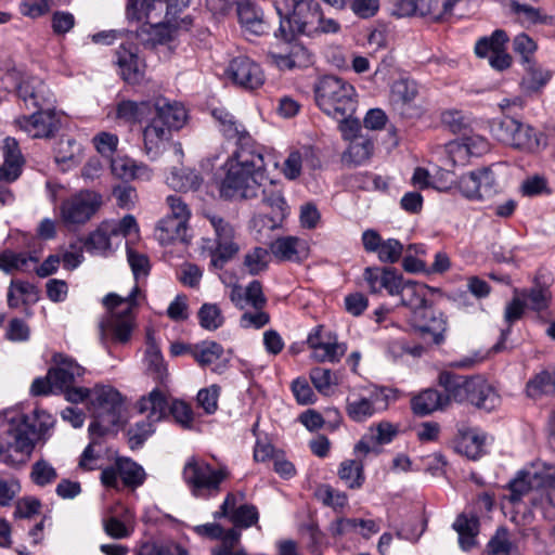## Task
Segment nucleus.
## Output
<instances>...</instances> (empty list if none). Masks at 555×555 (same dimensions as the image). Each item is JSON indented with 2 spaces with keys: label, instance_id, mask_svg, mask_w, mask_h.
<instances>
[{
  "label": "nucleus",
  "instance_id": "8",
  "mask_svg": "<svg viewBox=\"0 0 555 555\" xmlns=\"http://www.w3.org/2000/svg\"><path fill=\"white\" fill-rule=\"evenodd\" d=\"M168 0H128L127 15L129 18L141 20L146 17L149 22L144 23L137 30V39L145 48H154L157 44H164L171 40L173 29L170 25L159 21L153 22L152 13L168 8Z\"/></svg>",
  "mask_w": 555,
  "mask_h": 555
},
{
  "label": "nucleus",
  "instance_id": "41",
  "mask_svg": "<svg viewBox=\"0 0 555 555\" xmlns=\"http://www.w3.org/2000/svg\"><path fill=\"white\" fill-rule=\"evenodd\" d=\"M525 72L520 87L526 93L540 91L552 78L551 70L531 61L525 63Z\"/></svg>",
  "mask_w": 555,
  "mask_h": 555
},
{
  "label": "nucleus",
  "instance_id": "55",
  "mask_svg": "<svg viewBox=\"0 0 555 555\" xmlns=\"http://www.w3.org/2000/svg\"><path fill=\"white\" fill-rule=\"evenodd\" d=\"M57 478V472L53 465L44 459L36 461L30 470V480L39 487L53 483Z\"/></svg>",
  "mask_w": 555,
  "mask_h": 555
},
{
  "label": "nucleus",
  "instance_id": "43",
  "mask_svg": "<svg viewBox=\"0 0 555 555\" xmlns=\"http://www.w3.org/2000/svg\"><path fill=\"white\" fill-rule=\"evenodd\" d=\"M509 7L512 12L525 24L555 25V16L544 14L540 9L522 3L520 0H512Z\"/></svg>",
  "mask_w": 555,
  "mask_h": 555
},
{
  "label": "nucleus",
  "instance_id": "61",
  "mask_svg": "<svg viewBox=\"0 0 555 555\" xmlns=\"http://www.w3.org/2000/svg\"><path fill=\"white\" fill-rule=\"evenodd\" d=\"M137 555H190L189 551L178 543L144 544Z\"/></svg>",
  "mask_w": 555,
  "mask_h": 555
},
{
  "label": "nucleus",
  "instance_id": "21",
  "mask_svg": "<svg viewBox=\"0 0 555 555\" xmlns=\"http://www.w3.org/2000/svg\"><path fill=\"white\" fill-rule=\"evenodd\" d=\"M494 173L489 168H481L463 175L459 180V190L468 199H486L496 193Z\"/></svg>",
  "mask_w": 555,
  "mask_h": 555
},
{
  "label": "nucleus",
  "instance_id": "49",
  "mask_svg": "<svg viewBox=\"0 0 555 555\" xmlns=\"http://www.w3.org/2000/svg\"><path fill=\"white\" fill-rule=\"evenodd\" d=\"M38 262V257L34 255H26L24 253L15 254L12 251H4L0 254V269L5 272H11L12 270L20 271H36V266Z\"/></svg>",
  "mask_w": 555,
  "mask_h": 555
},
{
  "label": "nucleus",
  "instance_id": "6",
  "mask_svg": "<svg viewBox=\"0 0 555 555\" xmlns=\"http://www.w3.org/2000/svg\"><path fill=\"white\" fill-rule=\"evenodd\" d=\"M138 411L146 414L147 422L137 423L134 438L145 440L154 433V424L162 421L169 411L175 421L184 427L193 421L192 409L183 401L175 400L171 404L164 392L158 388L153 389L147 396L142 397L137 403Z\"/></svg>",
  "mask_w": 555,
  "mask_h": 555
},
{
  "label": "nucleus",
  "instance_id": "7",
  "mask_svg": "<svg viewBox=\"0 0 555 555\" xmlns=\"http://www.w3.org/2000/svg\"><path fill=\"white\" fill-rule=\"evenodd\" d=\"M315 103L331 117L353 114L356 111V90L352 85L337 76L327 75L319 79L314 87Z\"/></svg>",
  "mask_w": 555,
  "mask_h": 555
},
{
  "label": "nucleus",
  "instance_id": "35",
  "mask_svg": "<svg viewBox=\"0 0 555 555\" xmlns=\"http://www.w3.org/2000/svg\"><path fill=\"white\" fill-rule=\"evenodd\" d=\"M188 223L165 217L158 222L155 235L162 245H169L176 242L186 244L190 237Z\"/></svg>",
  "mask_w": 555,
  "mask_h": 555
},
{
  "label": "nucleus",
  "instance_id": "29",
  "mask_svg": "<svg viewBox=\"0 0 555 555\" xmlns=\"http://www.w3.org/2000/svg\"><path fill=\"white\" fill-rule=\"evenodd\" d=\"M144 365L147 373L156 380L163 383L167 376V369L155 336V331L146 328Z\"/></svg>",
  "mask_w": 555,
  "mask_h": 555
},
{
  "label": "nucleus",
  "instance_id": "46",
  "mask_svg": "<svg viewBox=\"0 0 555 555\" xmlns=\"http://www.w3.org/2000/svg\"><path fill=\"white\" fill-rule=\"evenodd\" d=\"M151 111L149 102H134L131 100H121L116 105V118L128 124L140 122Z\"/></svg>",
  "mask_w": 555,
  "mask_h": 555
},
{
  "label": "nucleus",
  "instance_id": "23",
  "mask_svg": "<svg viewBox=\"0 0 555 555\" xmlns=\"http://www.w3.org/2000/svg\"><path fill=\"white\" fill-rule=\"evenodd\" d=\"M371 293L386 291L390 296H397L403 276L392 268H366L364 271Z\"/></svg>",
  "mask_w": 555,
  "mask_h": 555
},
{
  "label": "nucleus",
  "instance_id": "58",
  "mask_svg": "<svg viewBox=\"0 0 555 555\" xmlns=\"http://www.w3.org/2000/svg\"><path fill=\"white\" fill-rule=\"evenodd\" d=\"M227 120L220 126V131L225 138L236 141V149H242L245 139L253 140L243 125L238 124L231 114H224Z\"/></svg>",
  "mask_w": 555,
  "mask_h": 555
},
{
  "label": "nucleus",
  "instance_id": "27",
  "mask_svg": "<svg viewBox=\"0 0 555 555\" xmlns=\"http://www.w3.org/2000/svg\"><path fill=\"white\" fill-rule=\"evenodd\" d=\"M224 354L223 347L214 340H204L193 345L192 357L199 366L205 367L216 364L212 369L216 373H223L228 367V360H222Z\"/></svg>",
  "mask_w": 555,
  "mask_h": 555
},
{
  "label": "nucleus",
  "instance_id": "36",
  "mask_svg": "<svg viewBox=\"0 0 555 555\" xmlns=\"http://www.w3.org/2000/svg\"><path fill=\"white\" fill-rule=\"evenodd\" d=\"M448 405V399L438 390L428 388L411 400V406L417 415H428L437 410H442Z\"/></svg>",
  "mask_w": 555,
  "mask_h": 555
},
{
  "label": "nucleus",
  "instance_id": "20",
  "mask_svg": "<svg viewBox=\"0 0 555 555\" xmlns=\"http://www.w3.org/2000/svg\"><path fill=\"white\" fill-rule=\"evenodd\" d=\"M29 116H22L15 120L18 128L33 139H47L59 129V119L53 106L34 109Z\"/></svg>",
  "mask_w": 555,
  "mask_h": 555
},
{
  "label": "nucleus",
  "instance_id": "42",
  "mask_svg": "<svg viewBox=\"0 0 555 555\" xmlns=\"http://www.w3.org/2000/svg\"><path fill=\"white\" fill-rule=\"evenodd\" d=\"M534 479L540 480L539 486H541L542 490L540 493L532 494V504L541 508H555V472L534 473Z\"/></svg>",
  "mask_w": 555,
  "mask_h": 555
},
{
  "label": "nucleus",
  "instance_id": "47",
  "mask_svg": "<svg viewBox=\"0 0 555 555\" xmlns=\"http://www.w3.org/2000/svg\"><path fill=\"white\" fill-rule=\"evenodd\" d=\"M426 320L417 327L423 336L429 335L435 345H440L444 340L447 331V320L441 312H426Z\"/></svg>",
  "mask_w": 555,
  "mask_h": 555
},
{
  "label": "nucleus",
  "instance_id": "28",
  "mask_svg": "<svg viewBox=\"0 0 555 555\" xmlns=\"http://www.w3.org/2000/svg\"><path fill=\"white\" fill-rule=\"evenodd\" d=\"M118 246L112 225L105 224V222H102L83 242V248L87 253L103 257L109 256Z\"/></svg>",
  "mask_w": 555,
  "mask_h": 555
},
{
  "label": "nucleus",
  "instance_id": "24",
  "mask_svg": "<svg viewBox=\"0 0 555 555\" xmlns=\"http://www.w3.org/2000/svg\"><path fill=\"white\" fill-rule=\"evenodd\" d=\"M468 403L474 406L492 411L501 403V398L494 387L481 376H472L469 383Z\"/></svg>",
  "mask_w": 555,
  "mask_h": 555
},
{
  "label": "nucleus",
  "instance_id": "40",
  "mask_svg": "<svg viewBox=\"0 0 555 555\" xmlns=\"http://www.w3.org/2000/svg\"><path fill=\"white\" fill-rule=\"evenodd\" d=\"M527 308L537 312L539 315L545 313L552 301V293L546 285L535 283L528 289L520 293Z\"/></svg>",
  "mask_w": 555,
  "mask_h": 555
},
{
  "label": "nucleus",
  "instance_id": "51",
  "mask_svg": "<svg viewBox=\"0 0 555 555\" xmlns=\"http://www.w3.org/2000/svg\"><path fill=\"white\" fill-rule=\"evenodd\" d=\"M116 465L125 486L137 488L144 482V469L132 460L119 457L116 460Z\"/></svg>",
  "mask_w": 555,
  "mask_h": 555
},
{
  "label": "nucleus",
  "instance_id": "30",
  "mask_svg": "<svg viewBox=\"0 0 555 555\" xmlns=\"http://www.w3.org/2000/svg\"><path fill=\"white\" fill-rule=\"evenodd\" d=\"M116 64L126 82L138 85L142 81L144 77V65L133 50L120 46L116 51Z\"/></svg>",
  "mask_w": 555,
  "mask_h": 555
},
{
  "label": "nucleus",
  "instance_id": "64",
  "mask_svg": "<svg viewBox=\"0 0 555 555\" xmlns=\"http://www.w3.org/2000/svg\"><path fill=\"white\" fill-rule=\"evenodd\" d=\"M487 547L489 555H508L512 544L508 540L507 529L503 527L499 528L495 534L490 539Z\"/></svg>",
  "mask_w": 555,
  "mask_h": 555
},
{
  "label": "nucleus",
  "instance_id": "63",
  "mask_svg": "<svg viewBox=\"0 0 555 555\" xmlns=\"http://www.w3.org/2000/svg\"><path fill=\"white\" fill-rule=\"evenodd\" d=\"M370 440L375 444L389 443L398 434V427L389 422H380L370 427Z\"/></svg>",
  "mask_w": 555,
  "mask_h": 555
},
{
  "label": "nucleus",
  "instance_id": "44",
  "mask_svg": "<svg viewBox=\"0 0 555 555\" xmlns=\"http://www.w3.org/2000/svg\"><path fill=\"white\" fill-rule=\"evenodd\" d=\"M453 528L459 534V543L462 550L468 551L476 544V535L479 530L477 517L460 515L454 521Z\"/></svg>",
  "mask_w": 555,
  "mask_h": 555
},
{
  "label": "nucleus",
  "instance_id": "10",
  "mask_svg": "<svg viewBox=\"0 0 555 555\" xmlns=\"http://www.w3.org/2000/svg\"><path fill=\"white\" fill-rule=\"evenodd\" d=\"M182 476L194 496L208 498L220 491L229 472L227 467L215 469L204 460L192 456L185 462Z\"/></svg>",
  "mask_w": 555,
  "mask_h": 555
},
{
  "label": "nucleus",
  "instance_id": "31",
  "mask_svg": "<svg viewBox=\"0 0 555 555\" xmlns=\"http://www.w3.org/2000/svg\"><path fill=\"white\" fill-rule=\"evenodd\" d=\"M272 255L282 261L299 262L308 255V246L305 241L296 236L276 238L270 245Z\"/></svg>",
  "mask_w": 555,
  "mask_h": 555
},
{
  "label": "nucleus",
  "instance_id": "59",
  "mask_svg": "<svg viewBox=\"0 0 555 555\" xmlns=\"http://www.w3.org/2000/svg\"><path fill=\"white\" fill-rule=\"evenodd\" d=\"M227 120L220 126V131L225 138L236 141V149H242L245 139L253 140L243 125L238 124L231 114H224Z\"/></svg>",
  "mask_w": 555,
  "mask_h": 555
},
{
  "label": "nucleus",
  "instance_id": "45",
  "mask_svg": "<svg viewBox=\"0 0 555 555\" xmlns=\"http://www.w3.org/2000/svg\"><path fill=\"white\" fill-rule=\"evenodd\" d=\"M167 184L182 192L197 190L202 183L199 175L190 168H175L166 179Z\"/></svg>",
  "mask_w": 555,
  "mask_h": 555
},
{
  "label": "nucleus",
  "instance_id": "26",
  "mask_svg": "<svg viewBox=\"0 0 555 555\" xmlns=\"http://www.w3.org/2000/svg\"><path fill=\"white\" fill-rule=\"evenodd\" d=\"M216 516L229 517L233 525L238 528H249L256 525L259 519V513L256 506L243 504L235 507V498L233 494L227 495L220 507V512H218Z\"/></svg>",
  "mask_w": 555,
  "mask_h": 555
},
{
  "label": "nucleus",
  "instance_id": "12",
  "mask_svg": "<svg viewBox=\"0 0 555 555\" xmlns=\"http://www.w3.org/2000/svg\"><path fill=\"white\" fill-rule=\"evenodd\" d=\"M55 366L49 370V378L53 380L55 390L64 392L68 401L78 403L86 400L89 389L85 387H73L77 377L85 374V369L73 358L63 353L53 356Z\"/></svg>",
  "mask_w": 555,
  "mask_h": 555
},
{
  "label": "nucleus",
  "instance_id": "14",
  "mask_svg": "<svg viewBox=\"0 0 555 555\" xmlns=\"http://www.w3.org/2000/svg\"><path fill=\"white\" fill-rule=\"evenodd\" d=\"M7 78L14 81L16 94L25 108L41 109L54 105V94L41 78L16 72L9 73Z\"/></svg>",
  "mask_w": 555,
  "mask_h": 555
},
{
  "label": "nucleus",
  "instance_id": "33",
  "mask_svg": "<svg viewBox=\"0 0 555 555\" xmlns=\"http://www.w3.org/2000/svg\"><path fill=\"white\" fill-rule=\"evenodd\" d=\"M487 438L478 428L461 430L456 440V451L468 459L477 460L486 453Z\"/></svg>",
  "mask_w": 555,
  "mask_h": 555
},
{
  "label": "nucleus",
  "instance_id": "19",
  "mask_svg": "<svg viewBox=\"0 0 555 555\" xmlns=\"http://www.w3.org/2000/svg\"><path fill=\"white\" fill-rule=\"evenodd\" d=\"M311 357L317 362H338L347 351L345 344L338 343L336 335L325 331L323 326H317L307 338Z\"/></svg>",
  "mask_w": 555,
  "mask_h": 555
},
{
  "label": "nucleus",
  "instance_id": "5",
  "mask_svg": "<svg viewBox=\"0 0 555 555\" xmlns=\"http://www.w3.org/2000/svg\"><path fill=\"white\" fill-rule=\"evenodd\" d=\"M274 9L280 18L275 37L291 40L296 35L312 36L317 34L321 21L320 4L313 0H279Z\"/></svg>",
  "mask_w": 555,
  "mask_h": 555
},
{
  "label": "nucleus",
  "instance_id": "56",
  "mask_svg": "<svg viewBox=\"0 0 555 555\" xmlns=\"http://www.w3.org/2000/svg\"><path fill=\"white\" fill-rule=\"evenodd\" d=\"M270 255L266 248L254 247L244 256V267L251 275H257L267 270Z\"/></svg>",
  "mask_w": 555,
  "mask_h": 555
},
{
  "label": "nucleus",
  "instance_id": "52",
  "mask_svg": "<svg viewBox=\"0 0 555 555\" xmlns=\"http://www.w3.org/2000/svg\"><path fill=\"white\" fill-rule=\"evenodd\" d=\"M338 476L351 489H358L364 482L363 466L354 460L341 462Z\"/></svg>",
  "mask_w": 555,
  "mask_h": 555
},
{
  "label": "nucleus",
  "instance_id": "48",
  "mask_svg": "<svg viewBox=\"0 0 555 555\" xmlns=\"http://www.w3.org/2000/svg\"><path fill=\"white\" fill-rule=\"evenodd\" d=\"M525 302L519 297H514L505 307L504 320L508 326L501 331L500 340L492 347L493 352H500L505 349V341L511 333V325L519 320L525 311Z\"/></svg>",
  "mask_w": 555,
  "mask_h": 555
},
{
  "label": "nucleus",
  "instance_id": "16",
  "mask_svg": "<svg viewBox=\"0 0 555 555\" xmlns=\"http://www.w3.org/2000/svg\"><path fill=\"white\" fill-rule=\"evenodd\" d=\"M261 201L271 208V215L259 214L251 219L253 229L262 235L266 231H272L281 227L283 220L288 214V206L282 194L279 184H270L263 190Z\"/></svg>",
  "mask_w": 555,
  "mask_h": 555
},
{
  "label": "nucleus",
  "instance_id": "11",
  "mask_svg": "<svg viewBox=\"0 0 555 555\" xmlns=\"http://www.w3.org/2000/svg\"><path fill=\"white\" fill-rule=\"evenodd\" d=\"M491 131L498 141L522 152H537L542 144L541 132L511 117L494 121Z\"/></svg>",
  "mask_w": 555,
  "mask_h": 555
},
{
  "label": "nucleus",
  "instance_id": "4",
  "mask_svg": "<svg viewBox=\"0 0 555 555\" xmlns=\"http://www.w3.org/2000/svg\"><path fill=\"white\" fill-rule=\"evenodd\" d=\"M140 295L141 291L134 284L131 292L125 297L111 293L103 298L108 315L99 325L102 341H105L108 336L118 344H126L130 340L135 325L133 310L138 306Z\"/></svg>",
  "mask_w": 555,
  "mask_h": 555
},
{
  "label": "nucleus",
  "instance_id": "17",
  "mask_svg": "<svg viewBox=\"0 0 555 555\" xmlns=\"http://www.w3.org/2000/svg\"><path fill=\"white\" fill-rule=\"evenodd\" d=\"M508 36L503 29H495L490 36L480 37L475 43L478 57H488L489 64L496 70H504L512 64V57L506 52Z\"/></svg>",
  "mask_w": 555,
  "mask_h": 555
},
{
  "label": "nucleus",
  "instance_id": "9",
  "mask_svg": "<svg viewBox=\"0 0 555 555\" xmlns=\"http://www.w3.org/2000/svg\"><path fill=\"white\" fill-rule=\"evenodd\" d=\"M86 399L90 401L93 422L89 425L90 436H104L121 418L124 403L120 393L111 386H95L89 389Z\"/></svg>",
  "mask_w": 555,
  "mask_h": 555
},
{
  "label": "nucleus",
  "instance_id": "34",
  "mask_svg": "<svg viewBox=\"0 0 555 555\" xmlns=\"http://www.w3.org/2000/svg\"><path fill=\"white\" fill-rule=\"evenodd\" d=\"M438 383L447 392L444 398L448 399V403L450 401H455L457 403H468V392H470V377L456 375L444 371L439 374Z\"/></svg>",
  "mask_w": 555,
  "mask_h": 555
},
{
  "label": "nucleus",
  "instance_id": "32",
  "mask_svg": "<svg viewBox=\"0 0 555 555\" xmlns=\"http://www.w3.org/2000/svg\"><path fill=\"white\" fill-rule=\"evenodd\" d=\"M237 15L240 23L251 34L261 36L268 34L271 29L262 10L250 1L238 3Z\"/></svg>",
  "mask_w": 555,
  "mask_h": 555
},
{
  "label": "nucleus",
  "instance_id": "50",
  "mask_svg": "<svg viewBox=\"0 0 555 555\" xmlns=\"http://www.w3.org/2000/svg\"><path fill=\"white\" fill-rule=\"evenodd\" d=\"M552 371H541L530 378L526 386L527 395L530 398L537 399L544 395L555 393V380Z\"/></svg>",
  "mask_w": 555,
  "mask_h": 555
},
{
  "label": "nucleus",
  "instance_id": "57",
  "mask_svg": "<svg viewBox=\"0 0 555 555\" xmlns=\"http://www.w3.org/2000/svg\"><path fill=\"white\" fill-rule=\"evenodd\" d=\"M418 94L417 85L414 81L402 79L392 86V98L396 104L410 106Z\"/></svg>",
  "mask_w": 555,
  "mask_h": 555
},
{
  "label": "nucleus",
  "instance_id": "3",
  "mask_svg": "<svg viewBox=\"0 0 555 555\" xmlns=\"http://www.w3.org/2000/svg\"><path fill=\"white\" fill-rule=\"evenodd\" d=\"M155 116L143 128L144 153L156 159L172 138V131L179 130L186 121V111L178 102L159 99L155 102Z\"/></svg>",
  "mask_w": 555,
  "mask_h": 555
},
{
  "label": "nucleus",
  "instance_id": "18",
  "mask_svg": "<svg viewBox=\"0 0 555 555\" xmlns=\"http://www.w3.org/2000/svg\"><path fill=\"white\" fill-rule=\"evenodd\" d=\"M388 406V396L385 389L373 388L366 395L347 399V415L354 422L361 423L374 414L385 411Z\"/></svg>",
  "mask_w": 555,
  "mask_h": 555
},
{
  "label": "nucleus",
  "instance_id": "15",
  "mask_svg": "<svg viewBox=\"0 0 555 555\" xmlns=\"http://www.w3.org/2000/svg\"><path fill=\"white\" fill-rule=\"evenodd\" d=\"M102 205V196L91 190H81L65 198L60 206V217L66 227L87 223Z\"/></svg>",
  "mask_w": 555,
  "mask_h": 555
},
{
  "label": "nucleus",
  "instance_id": "54",
  "mask_svg": "<svg viewBox=\"0 0 555 555\" xmlns=\"http://www.w3.org/2000/svg\"><path fill=\"white\" fill-rule=\"evenodd\" d=\"M199 325L207 331H216L224 323L221 309L216 304H204L198 312Z\"/></svg>",
  "mask_w": 555,
  "mask_h": 555
},
{
  "label": "nucleus",
  "instance_id": "53",
  "mask_svg": "<svg viewBox=\"0 0 555 555\" xmlns=\"http://www.w3.org/2000/svg\"><path fill=\"white\" fill-rule=\"evenodd\" d=\"M241 541V532L236 529L225 531L220 544L212 547L211 555H248L244 548L238 547Z\"/></svg>",
  "mask_w": 555,
  "mask_h": 555
},
{
  "label": "nucleus",
  "instance_id": "38",
  "mask_svg": "<svg viewBox=\"0 0 555 555\" xmlns=\"http://www.w3.org/2000/svg\"><path fill=\"white\" fill-rule=\"evenodd\" d=\"M429 287L413 281H405L403 279L397 296L401 298V305L412 310L425 308L426 293Z\"/></svg>",
  "mask_w": 555,
  "mask_h": 555
},
{
  "label": "nucleus",
  "instance_id": "1",
  "mask_svg": "<svg viewBox=\"0 0 555 555\" xmlns=\"http://www.w3.org/2000/svg\"><path fill=\"white\" fill-rule=\"evenodd\" d=\"M266 155L261 145L245 139L242 149H236L225 162V176L220 184V194L225 198H256L263 195L270 184H278L266 175Z\"/></svg>",
  "mask_w": 555,
  "mask_h": 555
},
{
  "label": "nucleus",
  "instance_id": "22",
  "mask_svg": "<svg viewBox=\"0 0 555 555\" xmlns=\"http://www.w3.org/2000/svg\"><path fill=\"white\" fill-rule=\"evenodd\" d=\"M229 77L245 89H257L264 82V75L256 62L247 56H237L231 61L227 69Z\"/></svg>",
  "mask_w": 555,
  "mask_h": 555
},
{
  "label": "nucleus",
  "instance_id": "2",
  "mask_svg": "<svg viewBox=\"0 0 555 555\" xmlns=\"http://www.w3.org/2000/svg\"><path fill=\"white\" fill-rule=\"evenodd\" d=\"M7 430L0 437V461L16 466L26 463L39 442L48 440V433L55 420L42 410H34L31 415L12 409L4 413Z\"/></svg>",
  "mask_w": 555,
  "mask_h": 555
},
{
  "label": "nucleus",
  "instance_id": "37",
  "mask_svg": "<svg viewBox=\"0 0 555 555\" xmlns=\"http://www.w3.org/2000/svg\"><path fill=\"white\" fill-rule=\"evenodd\" d=\"M83 150L73 138H62L55 147V162L63 167V170H68L78 165L82 159Z\"/></svg>",
  "mask_w": 555,
  "mask_h": 555
},
{
  "label": "nucleus",
  "instance_id": "60",
  "mask_svg": "<svg viewBox=\"0 0 555 555\" xmlns=\"http://www.w3.org/2000/svg\"><path fill=\"white\" fill-rule=\"evenodd\" d=\"M310 379L317 390L323 395H330L336 384V377L331 370L314 367L310 372Z\"/></svg>",
  "mask_w": 555,
  "mask_h": 555
},
{
  "label": "nucleus",
  "instance_id": "25",
  "mask_svg": "<svg viewBox=\"0 0 555 555\" xmlns=\"http://www.w3.org/2000/svg\"><path fill=\"white\" fill-rule=\"evenodd\" d=\"M112 173L125 181H150L153 178V169L146 164L128 156H117L111 160Z\"/></svg>",
  "mask_w": 555,
  "mask_h": 555
},
{
  "label": "nucleus",
  "instance_id": "13",
  "mask_svg": "<svg viewBox=\"0 0 555 555\" xmlns=\"http://www.w3.org/2000/svg\"><path fill=\"white\" fill-rule=\"evenodd\" d=\"M210 225L216 235L215 242L204 240L203 249L210 257V264L214 268H222L238 251V245L234 241L235 231L233 227L219 216H208Z\"/></svg>",
  "mask_w": 555,
  "mask_h": 555
},
{
  "label": "nucleus",
  "instance_id": "62",
  "mask_svg": "<svg viewBox=\"0 0 555 555\" xmlns=\"http://www.w3.org/2000/svg\"><path fill=\"white\" fill-rule=\"evenodd\" d=\"M403 253V245L396 238L383 240L377 257L380 262L396 263Z\"/></svg>",
  "mask_w": 555,
  "mask_h": 555
},
{
  "label": "nucleus",
  "instance_id": "39",
  "mask_svg": "<svg viewBox=\"0 0 555 555\" xmlns=\"http://www.w3.org/2000/svg\"><path fill=\"white\" fill-rule=\"evenodd\" d=\"M374 143L365 137L360 135L350 141L348 149L343 154V162L348 165L359 166L370 159L373 154Z\"/></svg>",
  "mask_w": 555,
  "mask_h": 555
}]
</instances>
